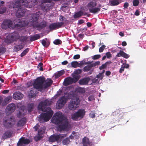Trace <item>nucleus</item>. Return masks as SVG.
Returning a JSON list of instances; mask_svg holds the SVG:
<instances>
[{
	"label": "nucleus",
	"mask_w": 146,
	"mask_h": 146,
	"mask_svg": "<svg viewBox=\"0 0 146 146\" xmlns=\"http://www.w3.org/2000/svg\"><path fill=\"white\" fill-rule=\"evenodd\" d=\"M104 76V74H103L101 73H99V74L96 77L98 78H100L101 80H102V79Z\"/></svg>",
	"instance_id": "47"
},
{
	"label": "nucleus",
	"mask_w": 146,
	"mask_h": 146,
	"mask_svg": "<svg viewBox=\"0 0 146 146\" xmlns=\"http://www.w3.org/2000/svg\"><path fill=\"white\" fill-rule=\"evenodd\" d=\"M24 46V45L22 44H20L14 46L13 48V50L15 52H17L22 49Z\"/></svg>",
	"instance_id": "26"
},
{
	"label": "nucleus",
	"mask_w": 146,
	"mask_h": 146,
	"mask_svg": "<svg viewBox=\"0 0 146 146\" xmlns=\"http://www.w3.org/2000/svg\"><path fill=\"white\" fill-rule=\"evenodd\" d=\"M5 41L6 43H7L8 44H10L11 43L13 42H14L11 38V37L10 35L6 36V38L5 39Z\"/></svg>",
	"instance_id": "29"
},
{
	"label": "nucleus",
	"mask_w": 146,
	"mask_h": 146,
	"mask_svg": "<svg viewBox=\"0 0 146 146\" xmlns=\"http://www.w3.org/2000/svg\"><path fill=\"white\" fill-rule=\"evenodd\" d=\"M124 67L123 66H123H122L119 70V72L120 73H122L124 71Z\"/></svg>",
	"instance_id": "59"
},
{
	"label": "nucleus",
	"mask_w": 146,
	"mask_h": 146,
	"mask_svg": "<svg viewBox=\"0 0 146 146\" xmlns=\"http://www.w3.org/2000/svg\"><path fill=\"white\" fill-rule=\"evenodd\" d=\"M120 2L119 1H110V5L112 6H114L118 5Z\"/></svg>",
	"instance_id": "32"
},
{
	"label": "nucleus",
	"mask_w": 146,
	"mask_h": 146,
	"mask_svg": "<svg viewBox=\"0 0 146 146\" xmlns=\"http://www.w3.org/2000/svg\"><path fill=\"white\" fill-rule=\"evenodd\" d=\"M12 99V97L11 96H9L5 98L2 104V105L3 106H6L7 104L10 102Z\"/></svg>",
	"instance_id": "25"
},
{
	"label": "nucleus",
	"mask_w": 146,
	"mask_h": 146,
	"mask_svg": "<svg viewBox=\"0 0 146 146\" xmlns=\"http://www.w3.org/2000/svg\"><path fill=\"white\" fill-rule=\"evenodd\" d=\"M88 101H91L95 100L94 96L93 95L90 96L88 97Z\"/></svg>",
	"instance_id": "51"
},
{
	"label": "nucleus",
	"mask_w": 146,
	"mask_h": 146,
	"mask_svg": "<svg viewBox=\"0 0 146 146\" xmlns=\"http://www.w3.org/2000/svg\"><path fill=\"white\" fill-rule=\"evenodd\" d=\"M12 135V133L9 130L6 131L3 134L2 137L3 139H5L10 138L11 137Z\"/></svg>",
	"instance_id": "24"
},
{
	"label": "nucleus",
	"mask_w": 146,
	"mask_h": 146,
	"mask_svg": "<svg viewBox=\"0 0 146 146\" xmlns=\"http://www.w3.org/2000/svg\"><path fill=\"white\" fill-rule=\"evenodd\" d=\"M39 17V14L37 13L32 14L29 23L33 27L37 28L38 30H40L45 27L46 26L47 23L45 21H42L40 23H39L38 20Z\"/></svg>",
	"instance_id": "5"
},
{
	"label": "nucleus",
	"mask_w": 146,
	"mask_h": 146,
	"mask_svg": "<svg viewBox=\"0 0 146 146\" xmlns=\"http://www.w3.org/2000/svg\"><path fill=\"white\" fill-rule=\"evenodd\" d=\"M51 104V101L48 100L41 101L39 103L38 107V110L44 112H46L45 113H42L40 114L39 118V121L40 123L48 121L52 117L53 113V111L50 108L47 107Z\"/></svg>",
	"instance_id": "2"
},
{
	"label": "nucleus",
	"mask_w": 146,
	"mask_h": 146,
	"mask_svg": "<svg viewBox=\"0 0 146 146\" xmlns=\"http://www.w3.org/2000/svg\"><path fill=\"white\" fill-rule=\"evenodd\" d=\"M79 63L76 61H74L71 62V66L74 68H76L78 67H79L78 66Z\"/></svg>",
	"instance_id": "36"
},
{
	"label": "nucleus",
	"mask_w": 146,
	"mask_h": 146,
	"mask_svg": "<svg viewBox=\"0 0 146 146\" xmlns=\"http://www.w3.org/2000/svg\"><path fill=\"white\" fill-rule=\"evenodd\" d=\"M22 113L21 111H19L18 113L17 114V117L19 118L21 117Z\"/></svg>",
	"instance_id": "62"
},
{
	"label": "nucleus",
	"mask_w": 146,
	"mask_h": 146,
	"mask_svg": "<svg viewBox=\"0 0 146 146\" xmlns=\"http://www.w3.org/2000/svg\"><path fill=\"white\" fill-rule=\"evenodd\" d=\"M28 38V37L27 36H22L20 37L19 39V40L21 42H26Z\"/></svg>",
	"instance_id": "34"
},
{
	"label": "nucleus",
	"mask_w": 146,
	"mask_h": 146,
	"mask_svg": "<svg viewBox=\"0 0 146 146\" xmlns=\"http://www.w3.org/2000/svg\"><path fill=\"white\" fill-rule=\"evenodd\" d=\"M129 6V4L127 2L125 3L123 5V9H127L128 8Z\"/></svg>",
	"instance_id": "53"
},
{
	"label": "nucleus",
	"mask_w": 146,
	"mask_h": 146,
	"mask_svg": "<svg viewBox=\"0 0 146 146\" xmlns=\"http://www.w3.org/2000/svg\"><path fill=\"white\" fill-rule=\"evenodd\" d=\"M64 73V71L62 70L58 72L56 74V76L57 78H58L61 76L63 75Z\"/></svg>",
	"instance_id": "39"
},
{
	"label": "nucleus",
	"mask_w": 146,
	"mask_h": 146,
	"mask_svg": "<svg viewBox=\"0 0 146 146\" xmlns=\"http://www.w3.org/2000/svg\"><path fill=\"white\" fill-rule=\"evenodd\" d=\"M90 117L92 118H94L95 117V114L94 112L93 111H91L89 114Z\"/></svg>",
	"instance_id": "45"
},
{
	"label": "nucleus",
	"mask_w": 146,
	"mask_h": 146,
	"mask_svg": "<svg viewBox=\"0 0 146 146\" xmlns=\"http://www.w3.org/2000/svg\"><path fill=\"white\" fill-rule=\"evenodd\" d=\"M40 36L39 34H36L34 35L31 36L30 40L31 41H33L40 38Z\"/></svg>",
	"instance_id": "27"
},
{
	"label": "nucleus",
	"mask_w": 146,
	"mask_h": 146,
	"mask_svg": "<svg viewBox=\"0 0 146 146\" xmlns=\"http://www.w3.org/2000/svg\"><path fill=\"white\" fill-rule=\"evenodd\" d=\"M68 63L67 60H65L62 62V64L63 65H66Z\"/></svg>",
	"instance_id": "64"
},
{
	"label": "nucleus",
	"mask_w": 146,
	"mask_h": 146,
	"mask_svg": "<svg viewBox=\"0 0 146 146\" xmlns=\"http://www.w3.org/2000/svg\"><path fill=\"white\" fill-rule=\"evenodd\" d=\"M62 92L61 90H59L57 92V93L56 95V97H58L62 93Z\"/></svg>",
	"instance_id": "58"
},
{
	"label": "nucleus",
	"mask_w": 146,
	"mask_h": 146,
	"mask_svg": "<svg viewBox=\"0 0 146 146\" xmlns=\"http://www.w3.org/2000/svg\"><path fill=\"white\" fill-rule=\"evenodd\" d=\"M82 72V69H78L76 70L74 72V73L75 74H80Z\"/></svg>",
	"instance_id": "42"
},
{
	"label": "nucleus",
	"mask_w": 146,
	"mask_h": 146,
	"mask_svg": "<svg viewBox=\"0 0 146 146\" xmlns=\"http://www.w3.org/2000/svg\"><path fill=\"white\" fill-rule=\"evenodd\" d=\"M54 44L56 45H58L61 44L62 43V41L59 39H56L53 42Z\"/></svg>",
	"instance_id": "40"
},
{
	"label": "nucleus",
	"mask_w": 146,
	"mask_h": 146,
	"mask_svg": "<svg viewBox=\"0 0 146 146\" xmlns=\"http://www.w3.org/2000/svg\"><path fill=\"white\" fill-rule=\"evenodd\" d=\"M66 136V134L55 135L54 134L51 135L49 137V140L50 142H54L59 140H62Z\"/></svg>",
	"instance_id": "13"
},
{
	"label": "nucleus",
	"mask_w": 146,
	"mask_h": 146,
	"mask_svg": "<svg viewBox=\"0 0 146 146\" xmlns=\"http://www.w3.org/2000/svg\"><path fill=\"white\" fill-rule=\"evenodd\" d=\"M62 142L63 144L64 145H67L69 144L70 142L69 138L68 137L66 138L62 141Z\"/></svg>",
	"instance_id": "35"
},
{
	"label": "nucleus",
	"mask_w": 146,
	"mask_h": 146,
	"mask_svg": "<svg viewBox=\"0 0 146 146\" xmlns=\"http://www.w3.org/2000/svg\"><path fill=\"white\" fill-rule=\"evenodd\" d=\"M80 57V55L79 54H76L74 55L73 58L74 59L76 60L79 59Z\"/></svg>",
	"instance_id": "57"
},
{
	"label": "nucleus",
	"mask_w": 146,
	"mask_h": 146,
	"mask_svg": "<svg viewBox=\"0 0 146 146\" xmlns=\"http://www.w3.org/2000/svg\"><path fill=\"white\" fill-rule=\"evenodd\" d=\"M13 22L9 20H4L2 24V28L6 29L7 28H13Z\"/></svg>",
	"instance_id": "15"
},
{
	"label": "nucleus",
	"mask_w": 146,
	"mask_h": 146,
	"mask_svg": "<svg viewBox=\"0 0 146 146\" xmlns=\"http://www.w3.org/2000/svg\"><path fill=\"white\" fill-rule=\"evenodd\" d=\"M80 78L79 76H73V78L68 77L65 78L64 80V85L67 86L73 83H76Z\"/></svg>",
	"instance_id": "11"
},
{
	"label": "nucleus",
	"mask_w": 146,
	"mask_h": 146,
	"mask_svg": "<svg viewBox=\"0 0 146 146\" xmlns=\"http://www.w3.org/2000/svg\"><path fill=\"white\" fill-rule=\"evenodd\" d=\"M100 62L98 61L92 64H91L92 66V67H93L99 65L100 64Z\"/></svg>",
	"instance_id": "43"
},
{
	"label": "nucleus",
	"mask_w": 146,
	"mask_h": 146,
	"mask_svg": "<svg viewBox=\"0 0 146 146\" xmlns=\"http://www.w3.org/2000/svg\"><path fill=\"white\" fill-rule=\"evenodd\" d=\"M80 101L78 98H74L70 101L68 104V108L71 110H74L79 105Z\"/></svg>",
	"instance_id": "9"
},
{
	"label": "nucleus",
	"mask_w": 146,
	"mask_h": 146,
	"mask_svg": "<svg viewBox=\"0 0 146 146\" xmlns=\"http://www.w3.org/2000/svg\"><path fill=\"white\" fill-rule=\"evenodd\" d=\"M48 2L43 1V3L41 4V9L44 12H47L54 5V3L51 1H48Z\"/></svg>",
	"instance_id": "10"
},
{
	"label": "nucleus",
	"mask_w": 146,
	"mask_h": 146,
	"mask_svg": "<svg viewBox=\"0 0 146 146\" xmlns=\"http://www.w3.org/2000/svg\"><path fill=\"white\" fill-rule=\"evenodd\" d=\"M32 92V90L30 91V92L29 94V96H31V98H33L34 96V94L31 92Z\"/></svg>",
	"instance_id": "60"
},
{
	"label": "nucleus",
	"mask_w": 146,
	"mask_h": 146,
	"mask_svg": "<svg viewBox=\"0 0 146 146\" xmlns=\"http://www.w3.org/2000/svg\"><path fill=\"white\" fill-rule=\"evenodd\" d=\"M66 18L63 16L60 15V16L59 20L60 21H63L66 20Z\"/></svg>",
	"instance_id": "54"
},
{
	"label": "nucleus",
	"mask_w": 146,
	"mask_h": 146,
	"mask_svg": "<svg viewBox=\"0 0 146 146\" xmlns=\"http://www.w3.org/2000/svg\"><path fill=\"white\" fill-rule=\"evenodd\" d=\"M133 6H137L138 5L139 3V1H133Z\"/></svg>",
	"instance_id": "49"
},
{
	"label": "nucleus",
	"mask_w": 146,
	"mask_h": 146,
	"mask_svg": "<svg viewBox=\"0 0 146 146\" xmlns=\"http://www.w3.org/2000/svg\"><path fill=\"white\" fill-rule=\"evenodd\" d=\"M14 22L17 23L15 25V27L16 28H20L24 27L25 25V20L22 21L20 19H16L14 20Z\"/></svg>",
	"instance_id": "17"
},
{
	"label": "nucleus",
	"mask_w": 146,
	"mask_h": 146,
	"mask_svg": "<svg viewBox=\"0 0 146 146\" xmlns=\"http://www.w3.org/2000/svg\"><path fill=\"white\" fill-rule=\"evenodd\" d=\"M92 68V66L90 64L85 66L83 69V71L84 72H88L90 71Z\"/></svg>",
	"instance_id": "31"
},
{
	"label": "nucleus",
	"mask_w": 146,
	"mask_h": 146,
	"mask_svg": "<svg viewBox=\"0 0 146 146\" xmlns=\"http://www.w3.org/2000/svg\"><path fill=\"white\" fill-rule=\"evenodd\" d=\"M45 82V78L44 77H38L34 82L33 87L41 92L42 90H44L50 86L53 82V81L50 78L44 83Z\"/></svg>",
	"instance_id": "4"
},
{
	"label": "nucleus",
	"mask_w": 146,
	"mask_h": 146,
	"mask_svg": "<svg viewBox=\"0 0 146 146\" xmlns=\"http://www.w3.org/2000/svg\"><path fill=\"white\" fill-rule=\"evenodd\" d=\"M106 57H107L108 58H109L110 57H111L112 56L110 52H107L106 53Z\"/></svg>",
	"instance_id": "56"
},
{
	"label": "nucleus",
	"mask_w": 146,
	"mask_h": 146,
	"mask_svg": "<svg viewBox=\"0 0 146 146\" xmlns=\"http://www.w3.org/2000/svg\"><path fill=\"white\" fill-rule=\"evenodd\" d=\"M9 90H5L3 91L2 93L3 94H6L9 93Z\"/></svg>",
	"instance_id": "63"
},
{
	"label": "nucleus",
	"mask_w": 146,
	"mask_h": 146,
	"mask_svg": "<svg viewBox=\"0 0 146 146\" xmlns=\"http://www.w3.org/2000/svg\"><path fill=\"white\" fill-rule=\"evenodd\" d=\"M106 47V46L105 45H103L102 46L100 47L99 48V52H102L103 51L104 49Z\"/></svg>",
	"instance_id": "46"
},
{
	"label": "nucleus",
	"mask_w": 146,
	"mask_h": 146,
	"mask_svg": "<svg viewBox=\"0 0 146 146\" xmlns=\"http://www.w3.org/2000/svg\"><path fill=\"white\" fill-rule=\"evenodd\" d=\"M43 64L41 62H40L38 65L37 67L38 68V66H40V70L41 71H43V68L42 67Z\"/></svg>",
	"instance_id": "50"
},
{
	"label": "nucleus",
	"mask_w": 146,
	"mask_h": 146,
	"mask_svg": "<svg viewBox=\"0 0 146 146\" xmlns=\"http://www.w3.org/2000/svg\"><path fill=\"white\" fill-rule=\"evenodd\" d=\"M3 124L5 128H12L15 124V119L12 117H5L3 120Z\"/></svg>",
	"instance_id": "7"
},
{
	"label": "nucleus",
	"mask_w": 146,
	"mask_h": 146,
	"mask_svg": "<svg viewBox=\"0 0 146 146\" xmlns=\"http://www.w3.org/2000/svg\"><path fill=\"white\" fill-rule=\"evenodd\" d=\"M90 80L89 77H86L80 79L78 82L79 84L80 85H85L88 84Z\"/></svg>",
	"instance_id": "19"
},
{
	"label": "nucleus",
	"mask_w": 146,
	"mask_h": 146,
	"mask_svg": "<svg viewBox=\"0 0 146 146\" xmlns=\"http://www.w3.org/2000/svg\"><path fill=\"white\" fill-rule=\"evenodd\" d=\"M116 56L118 57L122 56L125 58H128L129 57L128 54L124 52L123 51L120 50L117 54Z\"/></svg>",
	"instance_id": "23"
},
{
	"label": "nucleus",
	"mask_w": 146,
	"mask_h": 146,
	"mask_svg": "<svg viewBox=\"0 0 146 146\" xmlns=\"http://www.w3.org/2000/svg\"><path fill=\"white\" fill-rule=\"evenodd\" d=\"M97 2L96 1H91L87 5V7L89 8V12L91 13L96 14L100 11L102 5L98 4L97 7Z\"/></svg>",
	"instance_id": "6"
},
{
	"label": "nucleus",
	"mask_w": 146,
	"mask_h": 146,
	"mask_svg": "<svg viewBox=\"0 0 146 146\" xmlns=\"http://www.w3.org/2000/svg\"><path fill=\"white\" fill-rule=\"evenodd\" d=\"M6 11V10L5 7H1L0 9V14L4 13Z\"/></svg>",
	"instance_id": "48"
},
{
	"label": "nucleus",
	"mask_w": 146,
	"mask_h": 146,
	"mask_svg": "<svg viewBox=\"0 0 146 146\" xmlns=\"http://www.w3.org/2000/svg\"><path fill=\"white\" fill-rule=\"evenodd\" d=\"M41 43L42 45L44 47H47L48 45H46V41L44 40H42Z\"/></svg>",
	"instance_id": "52"
},
{
	"label": "nucleus",
	"mask_w": 146,
	"mask_h": 146,
	"mask_svg": "<svg viewBox=\"0 0 146 146\" xmlns=\"http://www.w3.org/2000/svg\"><path fill=\"white\" fill-rule=\"evenodd\" d=\"M83 15H86V14H84L83 11L80 10L75 13L74 15V18H78Z\"/></svg>",
	"instance_id": "28"
},
{
	"label": "nucleus",
	"mask_w": 146,
	"mask_h": 146,
	"mask_svg": "<svg viewBox=\"0 0 146 146\" xmlns=\"http://www.w3.org/2000/svg\"><path fill=\"white\" fill-rule=\"evenodd\" d=\"M112 62L111 61H108L106 62L105 64H103L102 66H100L99 69L100 70H102L106 68L107 66L111 64Z\"/></svg>",
	"instance_id": "33"
},
{
	"label": "nucleus",
	"mask_w": 146,
	"mask_h": 146,
	"mask_svg": "<svg viewBox=\"0 0 146 146\" xmlns=\"http://www.w3.org/2000/svg\"><path fill=\"white\" fill-rule=\"evenodd\" d=\"M10 35L13 41H16L17 39H19L20 37L19 33L15 32L11 33Z\"/></svg>",
	"instance_id": "21"
},
{
	"label": "nucleus",
	"mask_w": 146,
	"mask_h": 146,
	"mask_svg": "<svg viewBox=\"0 0 146 146\" xmlns=\"http://www.w3.org/2000/svg\"><path fill=\"white\" fill-rule=\"evenodd\" d=\"M6 51V48L2 47H0V55L4 54Z\"/></svg>",
	"instance_id": "41"
},
{
	"label": "nucleus",
	"mask_w": 146,
	"mask_h": 146,
	"mask_svg": "<svg viewBox=\"0 0 146 146\" xmlns=\"http://www.w3.org/2000/svg\"><path fill=\"white\" fill-rule=\"evenodd\" d=\"M101 56V55L100 54L96 55L92 57V58L93 60H97V59H98L99 58H100Z\"/></svg>",
	"instance_id": "44"
},
{
	"label": "nucleus",
	"mask_w": 146,
	"mask_h": 146,
	"mask_svg": "<svg viewBox=\"0 0 146 146\" xmlns=\"http://www.w3.org/2000/svg\"><path fill=\"white\" fill-rule=\"evenodd\" d=\"M85 113L86 111L84 109H80L71 115V118L74 121L80 120L84 117Z\"/></svg>",
	"instance_id": "8"
},
{
	"label": "nucleus",
	"mask_w": 146,
	"mask_h": 146,
	"mask_svg": "<svg viewBox=\"0 0 146 146\" xmlns=\"http://www.w3.org/2000/svg\"><path fill=\"white\" fill-rule=\"evenodd\" d=\"M37 3V1H16L13 5V8L17 11L16 17L20 18L25 16L26 12L25 7H33Z\"/></svg>",
	"instance_id": "1"
},
{
	"label": "nucleus",
	"mask_w": 146,
	"mask_h": 146,
	"mask_svg": "<svg viewBox=\"0 0 146 146\" xmlns=\"http://www.w3.org/2000/svg\"><path fill=\"white\" fill-rule=\"evenodd\" d=\"M34 104L33 103H31L28 105V109L29 112H31L33 110L34 108Z\"/></svg>",
	"instance_id": "37"
},
{
	"label": "nucleus",
	"mask_w": 146,
	"mask_h": 146,
	"mask_svg": "<svg viewBox=\"0 0 146 146\" xmlns=\"http://www.w3.org/2000/svg\"><path fill=\"white\" fill-rule=\"evenodd\" d=\"M64 24L63 22L54 23L50 25L49 28L51 31L60 28Z\"/></svg>",
	"instance_id": "14"
},
{
	"label": "nucleus",
	"mask_w": 146,
	"mask_h": 146,
	"mask_svg": "<svg viewBox=\"0 0 146 146\" xmlns=\"http://www.w3.org/2000/svg\"><path fill=\"white\" fill-rule=\"evenodd\" d=\"M88 64V62H85V63H84L83 61H81L80 62V63H79L78 64V66H80V67L81 66H82V65H84V64Z\"/></svg>",
	"instance_id": "55"
},
{
	"label": "nucleus",
	"mask_w": 146,
	"mask_h": 146,
	"mask_svg": "<svg viewBox=\"0 0 146 146\" xmlns=\"http://www.w3.org/2000/svg\"><path fill=\"white\" fill-rule=\"evenodd\" d=\"M16 109V106L14 103L9 104L6 107L5 111L7 113H11L13 112Z\"/></svg>",
	"instance_id": "16"
},
{
	"label": "nucleus",
	"mask_w": 146,
	"mask_h": 146,
	"mask_svg": "<svg viewBox=\"0 0 146 146\" xmlns=\"http://www.w3.org/2000/svg\"><path fill=\"white\" fill-rule=\"evenodd\" d=\"M139 14L140 12L139 11L137 10L135 12V15L136 16H139Z\"/></svg>",
	"instance_id": "61"
},
{
	"label": "nucleus",
	"mask_w": 146,
	"mask_h": 146,
	"mask_svg": "<svg viewBox=\"0 0 146 146\" xmlns=\"http://www.w3.org/2000/svg\"><path fill=\"white\" fill-rule=\"evenodd\" d=\"M30 143L29 139H25L24 137H22L20 139L17 143V145L18 146H22L24 144H29Z\"/></svg>",
	"instance_id": "18"
},
{
	"label": "nucleus",
	"mask_w": 146,
	"mask_h": 146,
	"mask_svg": "<svg viewBox=\"0 0 146 146\" xmlns=\"http://www.w3.org/2000/svg\"><path fill=\"white\" fill-rule=\"evenodd\" d=\"M13 97L15 99L17 100L22 98L23 97V95L19 92H16L13 94Z\"/></svg>",
	"instance_id": "20"
},
{
	"label": "nucleus",
	"mask_w": 146,
	"mask_h": 146,
	"mask_svg": "<svg viewBox=\"0 0 146 146\" xmlns=\"http://www.w3.org/2000/svg\"><path fill=\"white\" fill-rule=\"evenodd\" d=\"M25 123V119L24 118H22L17 122V125L18 127H21L23 126Z\"/></svg>",
	"instance_id": "30"
},
{
	"label": "nucleus",
	"mask_w": 146,
	"mask_h": 146,
	"mask_svg": "<svg viewBox=\"0 0 146 146\" xmlns=\"http://www.w3.org/2000/svg\"><path fill=\"white\" fill-rule=\"evenodd\" d=\"M68 96H64L60 98L58 101L56 106L58 109H61L64 105L68 99Z\"/></svg>",
	"instance_id": "12"
},
{
	"label": "nucleus",
	"mask_w": 146,
	"mask_h": 146,
	"mask_svg": "<svg viewBox=\"0 0 146 146\" xmlns=\"http://www.w3.org/2000/svg\"><path fill=\"white\" fill-rule=\"evenodd\" d=\"M82 142L83 146H90L91 145V142L89 141V138L86 137L82 139Z\"/></svg>",
	"instance_id": "22"
},
{
	"label": "nucleus",
	"mask_w": 146,
	"mask_h": 146,
	"mask_svg": "<svg viewBox=\"0 0 146 146\" xmlns=\"http://www.w3.org/2000/svg\"><path fill=\"white\" fill-rule=\"evenodd\" d=\"M29 49L28 48H27L25 49L21 53V56L23 57L25 56L27 53L29 52Z\"/></svg>",
	"instance_id": "38"
},
{
	"label": "nucleus",
	"mask_w": 146,
	"mask_h": 146,
	"mask_svg": "<svg viewBox=\"0 0 146 146\" xmlns=\"http://www.w3.org/2000/svg\"><path fill=\"white\" fill-rule=\"evenodd\" d=\"M52 121V122L55 124H58V129L60 131L66 129L68 125V119L60 111L54 114Z\"/></svg>",
	"instance_id": "3"
}]
</instances>
